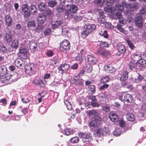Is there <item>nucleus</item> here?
Masks as SVG:
<instances>
[{
  "instance_id": "f257e3e1",
  "label": "nucleus",
  "mask_w": 146,
  "mask_h": 146,
  "mask_svg": "<svg viewBox=\"0 0 146 146\" xmlns=\"http://www.w3.org/2000/svg\"><path fill=\"white\" fill-rule=\"evenodd\" d=\"M47 16L43 14H39L36 17L38 25L35 29L36 32L39 33L44 28Z\"/></svg>"
},
{
  "instance_id": "f03ea898",
  "label": "nucleus",
  "mask_w": 146,
  "mask_h": 146,
  "mask_svg": "<svg viewBox=\"0 0 146 146\" xmlns=\"http://www.w3.org/2000/svg\"><path fill=\"white\" fill-rule=\"evenodd\" d=\"M96 26L94 24L85 25L84 26V29H85L83 30L81 36L84 39L86 38L89 34L96 29Z\"/></svg>"
},
{
  "instance_id": "7ed1b4c3",
  "label": "nucleus",
  "mask_w": 146,
  "mask_h": 146,
  "mask_svg": "<svg viewBox=\"0 0 146 146\" xmlns=\"http://www.w3.org/2000/svg\"><path fill=\"white\" fill-rule=\"evenodd\" d=\"M70 4V6H69L66 9L68 10V12H66V15L67 16V18L68 19H70L72 18L73 15L72 14L75 13L78 10L77 7L74 5H71Z\"/></svg>"
},
{
  "instance_id": "20e7f679",
  "label": "nucleus",
  "mask_w": 146,
  "mask_h": 146,
  "mask_svg": "<svg viewBox=\"0 0 146 146\" xmlns=\"http://www.w3.org/2000/svg\"><path fill=\"white\" fill-rule=\"evenodd\" d=\"M79 136L83 139V142H90L92 140V135L90 133L80 132L79 134Z\"/></svg>"
},
{
  "instance_id": "39448f33",
  "label": "nucleus",
  "mask_w": 146,
  "mask_h": 146,
  "mask_svg": "<svg viewBox=\"0 0 146 146\" xmlns=\"http://www.w3.org/2000/svg\"><path fill=\"white\" fill-rule=\"evenodd\" d=\"M36 66L33 63L29 64L26 65L25 67L26 73L30 76L33 74L36 71Z\"/></svg>"
},
{
  "instance_id": "423d86ee",
  "label": "nucleus",
  "mask_w": 146,
  "mask_h": 146,
  "mask_svg": "<svg viewBox=\"0 0 146 146\" xmlns=\"http://www.w3.org/2000/svg\"><path fill=\"white\" fill-rule=\"evenodd\" d=\"M122 3L123 5L125 6V8H127L128 10H130L131 12L137 9L138 8V5L136 3L127 4L124 0H123L122 1Z\"/></svg>"
},
{
  "instance_id": "0eeeda50",
  "label": "nucleus",
  "mask_w": 146,
  "mask_h": 146,
  "mask_svg": "<svg viewBox=\"0 0 146 146\" xmlns=\"http://www.w3.org/2000/svg\"><path fill=\"white\" fill-rule=\"evenodd\" d=\"M70 44L69 41L65 39L60 42V49L61 50L67 51L70 49Z\"/></svg>"
},
{
  "instance_id": "6e6552de",
  "label": "nucleus",
  "mask_w": 146,
  "mask_h": 146,
  "mask_svg": "<svg viewBox=\"0 0 146 146\" xmlns=\"http://www.w3.org/2000/svg\"><path fill=\"white\" fill-rule=\"evenodd\" d=\"M96 54L103 56L107 57L110 55L111 53L109 50H106L104 48L100 47L98 48Z\"/></svg>"
},
{
  "instance_id": "1a4fd4ad",
  "label": "nucleus",
  "mask_w": 146,
  "mask_h": 146,
  "mask_svg": "<svg viewBox=\"0 0 146 146\" xmlns=\"http://www.w3.org/2000/svg\"><path fill=\"white\" fill-rule=\"evenodd\" d=\"M127 68L130 71L135 72L137 69H138L137 66V63L136 61L134 62L133 60H131L127 64Z\"/></svg>"
},
{
  "instance_id": "9d476101",
  "label": "nucleus",
  "mask_w": 146,
  "mask_h": 146,
  "mask_svg": "<svg viewBox=\"0 0 146 146\" xmlns=\"http://www.w3.org/2000/svg\"><path fill=\"white\" fill-rule=\"evenodd\" d=\"M13 51L12 48L7 47L4 44H2L0 46V53L2 54H8L9 52Z\"/></svg>"
},
{
  "instance_id": "9b49d317",
  "label": "nucleus",
  "mask_w": 146,
  "mask_h": 146,
  "mask_svg": "<svg viewBox=\"0 0 146 146\" xmlns=\"http://www.w3.org/2000/svg\"><path fill=\"white\" fill-rule=\"evenodd\" d=\"M21 8L22 11L24 13V18H28L30 17V14L29 12V6L27 4H23Z\"/></svg>"
},
{
  "instance_id": "f8f14e48",
  "label": "nucleus",
  "mask_w": 146,
  "mask_h": 146,
  "mask_svg": "<svg viewBox=\"0 0 146 146\" xmlns=\"http://www.w3.org/2000/svg\"><path fill=\"white\" fill-rule=\"evenodd\" d=\"M143 18L141 15H137L135 18V23L136 26L139 28H141L143 27Z\"/></svg>"
},
{
  "instance_id": "ddd939ff",
  "label": "nucleus",
  "mask_w": 146,
  "mask_h": 146,
  "mask_svg": "<svg viewBox=\"0 0 146 146\" xmlns=\"http://www.w3.org/2000/svg\"><path fill=\"white\" fill-rule=\"evenodd\" d=\"M28 52V50L25 48L20 47L19 49L20 56L24 59H26L27 58Z\"/></svg>"
},
{
  "instance_id": "4468645a",
  "label": "nucleus",
  "mask_w": 146,
  "mask_h": 146,
  "mask_svg": "<svg viewBox=\"0 0 146 146\" xmlns=\"http://www.w3.org/2000/svg\"><path fill=\"white\" fill-rule=\"evenodd\" d=\"M14 32L12 31H9L8 33H6L4 37V38L7 43H9L12 41Z\"/></svg>"
},
{
  "instance_id": "2eb2a0df",
  "label": "nucleus",
  "mask_w": 146,
  "mask_h": 146,
  "mask_svg": "<svg viewBox=\"0 0 146 146\" xmlns=\"http://www.w3.org/2000/svg\"><path fill=\"white\" fill-rule=\"evenodd\" d=\"M137 65L138 69L142 70L146 66V61L141 58L137 62Z\"/></svg>"
},
{
  "instance_id": "dca6fc26",
  "label": "nucleus",
  "mask_w": 146,
  "mask_h": 146,
  "mask_svg": "<svg viewBox=\"0 0 146 146\" xmlns=\"http://www.w3.org/2000/svg\"><path fill=\"white\" fill-rule=\"evenodd\" d=\"M133 100L132 96L130 94H126L124 95L123 99L122 102L127 103L132 102Z\"/></svg>"
},
{
  "instance_id": "f3484780",
  "label": "nucleus",
  "mask_w": 146,
  "mask_h": 146,
  "mask_svg": "<svg viewBox=\"0 0 146 146\" xmlns=\"http://www.w3.org/2000/svg\"><path fill=\"white\" fill-rule=\"evenodd\" d=\"M63 23L62 21L60 19H58L51 22V24L52 28L55 29L58 28Z\"/></svg>"
},
{
  "instance_id": "a211bd4d",
  "label": "nucleus",
  "mask_w": 146,
  "mask_h": 146,
  "mask_svg": "<svg viewBox=\"0 0 146 146\" xmlns=\"http://www.w3.org/2000/svg\"><path fill=\"white\" fill-rule=\"evenodd\" d=\"M46 81L44 80L40 79H36L33 81V83L36 85H37L41 87H44L45 84L46 83Z\"/></svg>"
},
{
  "instance_id": "6ab92c4d",
  "label": "nucleus",
  "mask_w": 146,
  "mask_h": 146,
  "mask_svg": "<svg viewBox=\"0 0 146 146\" xmlns=\"http://www.w3.org/2000/svg\"><path fill=\"white\" fill-rule=\"evenodd\" d=\"M104 70L107 72L111 74L114 73L116 71V69L110 65L105 66Z\"/></svg>"
},
{
  "instance_id": "aec40b11",
  "label": "nucleus",
  "mask_w": 146,
  "mask_h": 146,
  "mask_svg": "<svg viewBox=\"0 0 146 146\" xmlns=\"http://www.w3.org/2000/svg\"><path fill=\"white\" fill-rule=\"evenodd\" d=\"M20 77L21 75L18 73L15 72L13 74H10L9 78L11 81H12V82H13L16 81Z\"/></svg>"
},
{
  "instance_id": "412c9836",
  "label": "nucleus",
  "mask_w": 146,
  "mask_h": 146,
  "mask_svg": "<svg viewBox=\"0 0 146 146\" xmlns=\"http://www.w3.org/2000/svg\"><path fill=\"white\" fill-rule=\"evenodd\" d=\"M5 21L7 26H11L12 25L13 21L9 15H7L5 16Z\"/></svg>"
},
{
  "instance_id": "4be33fe9",
  "label": "nucleus",
  "mask_w": 146,
  "mask_h": 146,
  "mask_svg": "<svg viewBox=\"0 0 146 146\" xmlns=\"http://www.w3.org/2000/svg\"><path fill=\"white\" fill-rule=\"evenodd\" d=\"M109 117L112 122H116L119 120L118 115L114 112H111L110 113Z\"/></svg>"
},
{
  "instance_id": "5701e85b",
  "label": "nucleus",
  "mask_w": 146,
  "mask_h": 146,
  "mask_svg": "<svg viewBox=\"0 0 146 146\" xmlns=\"http://www.w3.org/2000/svg\"><path fill=\"white\" fill-rule=\"evenodd\" d=\"M104 135L103 129L99 128L95 130L94 132V135L95 137H100Z\"/></svg>"
},
{
  "instance_id": "b1692460",
  "label": "nucleus",
  "mask_w": 146,
  "mask_h": 146,
  "mask_svg": "<svg viewBox=\"0 0 146 146\" xmlns=\"http://www.w3.org/2000/svg\"><path fill=\"white\" fill-rule=\"evenodd\" d=\"M37 9L35 5H31L29 7V13L30 14V17L31 14L34 15L35 13H37Z\"/></svg>"
},
{
  "instance_id": "393cba45",
  "label": "nucleus",
  "mask_w": 146,
  "mask_h": 146,
  "mask_svg": "<svg viewBox=\"0 0 146 146\" xmlns=\"http://www.w3.org/2000/svg\"><path fill=\"white\" fill-rule=\"evenodd\" d=\"M29 46L30 49L35 50L37 46V41L35 40H32L29 43Z\"/></svg>"
},
{
  "instance_id": "a878e982",
  "label": "nucleus",
  "mask_w": 146,
  "mask_h": 146,
  "mask_svg": "<svg viewBox=\"0 0 146 146\" xmlns=\"http://www.w3.org/2000/svg\"><path fill=\"white\" fill-rule=\"evenodd\" d=\"M117 49L119 52L124 54L126 52V47L125 45L122 44H120L117 46Z\"/></svg>"
},
{
  "instance_id": "bb28decb",
  "label": "nucleus",
  "mask_w": 146,
  "mask_h": 146,
  "mask_svg": "<svg viewBox=\"0 0 146 146\" xmlns=\"http://www.w3.org/2000/svg\"><path fill=\"white\" fill-rule=\"evenodd\" d=\"M122 1H121V5L120 3H117L115 5L114 9L115 10L118 11L119 12H122L123 11V8L125 6L123 5L122 3Z\"/></svg>"
},
{
  "instance_id": "cd10ccee",
  "label": "nucleus",
  "mask_w": 146,
  "mask_h": 146,
  "mask_svg": "<svg viewBox=\"0 0 146 146\" xmlns=\"http://www.w3.org/2000/svg\"><path fill=\"white\" fill-rule=\"evenodd\" d=\"M1 78V81L2 83H5V84H10L11 83L9 82V81H11L9 77L8 76L6 77L5 75L0 76Z\"/></svg>"
},
{
  "instance_id": "c85d7f7f",
  "label": "nucleus",
  "mask_w": 146,
  "mask_h": 146,
  "mask_svg": "<svg viewBox=\"0 0 146 146\" xmlns=\"http://www.w3.org/2000/svg\"><path fill=\"white\" fill-rule=\"evenodd\" d=\"M141 54L139 53H134L132 56V58L131 60H133L134 62L136 61V62L137 63V62L141 58Z\"/></svg>"
},
{
  "instance_id": "c756f323",
  "label": "nucleus",
  "mask_w": 146,
  "mask_h": 146,
  "mask_svg": "<svg viewBox=\"0 0 146 146\" xmlns=\"http://www.w3.org/2000/svg\"><path fill=\"white\" fill-rule=\"evenodd\" d=\"M72 0H60V3L61 5L65 7L68 8L70 4H71Z\"/></svg>"
},
{
  "instance_id": "7c9ffc66",
  "label": "nucleus",
  "mask_w": 146,
  "mask_h": 146,
  "mask_svg": "<svg viewBox=\"0 0 146 146\" xmlns=\"http://www.w3.org/2000/svg\"><path fill=\"white\" fill-rule=\"evenodd\" d=\"M7 72V68L5 66L3 65L0 67V76L5 75Z\"/></svg>"
},
{
  "instance_id": "2f4dec72",
  "label": "nucleus",
  "mask_w": 146,
  "mask_h": 146,
  "mask_svg": "<svg viewBox=\"0 0 146 146\" xmlns=\"http://www.w3.org/2000/svg\"><path fill=\"white\" fill-rule=\"evenodd\" d=\"M128 72L127 71L123 72L121 74L120 77V81L126 80L128 78Z\"/></svg>"
},
{
  "instance_id": "473e14b6",
  "label": "nucleus",
  "mask_w": 146,
  "mask_h": 146,
  "mask_svg": "<svg viewBox=\"0 0 146 146\" xmlns=\"http://www.w3.org/2000/svg\"><path fill=\"white\" fill-rule=\"evenodd\" d=\"M11 45V47H9V48H12L13 51L14 50H14L15 51L18 48L19 46L18 40L17 39H15L13 40Z\"/></svg>"
},
{
  "instance_id": "72a5a7b5",
  "label": "nucleus",
  "mask_w": 146,
  "mask_h": 146,
  "mask_svg": "<svg viewBox=\"0 0 146 146\" xmlns=\"http://www.w3.org/2000/svg\"><path fill=\"white\" fill-rule=\"evenodd\" d=\"M121 13H119V24L121 25L122 26H124L126 23V20L124 17H121Z\"/></svg>"
},
{
  "instance_id": "f704fd0d",
  "label": "nucleus",
  "mask_w": 146,
  "mask_h": 146,
  "mask_svg": "<svg viewBox=\"0 0 146 146\" xmlns=\"http://www.w3.org/2000/svg\"><path fill=\"white\" fill-rule=\"evenodd\" d=\"M36 23L35 21L33 20L28 21L27 23V27L29 28H35L36 27Z\"/></svg>"
},
{
  "instance_id": "c9c22d12",
  "label": "nucleus",
  "mask_w": 146,
  "mask_h": 146,
  "mask_svg": "<svg viewBox=\"0 0 146 146\" xmlns=\"http://www.w3.org/2000/svg\"><path fill=\"white\" fill-rule=\"evenodd\" d=\"M88 89L89 92L91 94L94 93L96 91L95 86L94 85L89 86L88 87Z\"/></svg>"
},
{
  "instance_id": "e433bc0d",
  "label": "nucleus",
  "mask_w": 146,
  "mask_h": 146,
  "mask_svg": "<svg viewBox=\"0 0 146 146\" xmlns=\"http://www.w3.org/2000/svg\"><path fill=\"white\" fill-rule=\"evenodd\" d=\"M127 119L130 121H133L135 119L134 115L132 113L127 114L126 115Z\"/></svg>"
},
{
  "instance_id": "4c0bfd02",
  "label": "nucleus",
  "mask_w": 146,
  "mask_h": 146,
  "mask_svg": "<svg viewBox=\"0 0 146 146\" xmlns=\"http://www.w3.org/2000/svg\"><path fill=\"white\" fill-rule=\"evenodd\" d=\"M46 7L45 4L43 3H39L38 5V10L41 11H44Z\"/></svg>"
},
{
  "instance_id": "58836bf2",
  "label": "nucleus",
  "mask_w": 146,
  "mask_h": 146,
  "mask_svg": "<svg viewBox=\"0 0 146 146\" xmlns=\"http://www.w3.org/2000/svg\"><path fill=\"white\" fill-rule=\"evenodd\" d=\"M122 132V130L121 129L119 128H117L113 131V134L114 136H118L121 134Z\"/></svg>"
},
{
  "instance_id": "ea45409f",
  "label": "nucleus",
  "mask_w": 146,
  "mask_h": 146,
  "mask_svg": "<svg viewBox=\"0 0 146 146\" xmlns=\"http://www.w3.org/2000/svg\"><path fill=\"white\" fill-rule=\"evenodd\" d=\"M73 129L69 128H66L64 131V133L65 135H68L73 133Z\"/></svg>"
},
{
  "instance_id": "a19ab883",
  "label": "nucleus",
  "mask_w": 146,
  "mask_h": 146,
  "mask_svg": "<svg viewBox=\"0 0 146 146\" xmlns=\"http://www.w3.org/2000/svg\"><path fill=\"white\" fill-rule=\"evenodd\" d=\"M57 3V2L56 0H50L48 2V6L51 7L53 8L56 5Z\"/></svg>"
},
{
  "instance_id": "79ce46f5",
  "label": "nucleus",
  "mask_w": 146,
  "mask_h": 146,
  "mask_svg": "<svg viewBox=\"0 0 146 146\" xmlns=\"http://www.w3.org/2000/svg\"><path fill=\"white\" fill-rule=\"evenodd\" d=\"M21 115H18L14 114L11 117V119L14 121H19L21 118Z\"/></svg>"
},
{
  "instance_id": "37998d69",
  "label": "nucleus",
  "mask_w": 146,
  "mask_h": 146,
  "mask_svg": "<svg viewBox=\"0 0 146 146\" xmlns=\"http://www.w3.org/2000/svg\"><path fill=\"white\" fill-rule=\"evenodd\" d=\"M98 122L96 120H92L89 123V126L92 128L96 127L97 126Z\"/></svg>"
},
{
  "instance_id": "c03bdc74",
  "label": "nucleus",
  "mask_w": 146,
  "mask_h": 146,
  "mask_svg": "<svg viewBox=\"0 0 146 146\" xmlns=\"http://www.w3.org/2000/svg\"><path fill=\"white\" fill-rule=\"evenodd\" d=\"M105 0H96L94 3L96 6H100L104 4Z\"/></svg>"
},
{
  "instance_id": "a18cd8bd",
  "label": "nucleus",
  "mask_w": 146,
  "mask_h": 146,
  "mask_svg": "<svg viewBox=\"0 0 146 146\" xmlns=\"http://www.w3.org/2000/svg\"><path fill=\"white\" fill-rule=\"evenodd\" d=\"M99 33L101 36L103 37L104 38H108L109 35L106 30H105L103 32L101 31Z\"/></svg>"
},
{
  "instance_id": "49530a36",
  "label": "nucleus",
  "mask_w": 146,
  "mask_h": 146,
  "mask_svg": "<svg viewBox=\"0 0 146 146\" xmlns=\"http://www.w3.org/2000/svg\"><path fill=\"white\" fill-rule=\"evenodd\" d=\"M64 103L66 106L68 110H70L72 109V107L71 103L68 100H65Z\"/></svg>"
},
{
  "instance_id": "de8ad7c7",
  "label": "nucleus",
  "mask_w": 146,
  "mask_h": 146,
  "mask_svg": "<svg viewBox=\"0 0 146 146\" xmlns=\"http://www.w3.org/2000/svg\"><path fill=\"white\" fill-rule=\"evenodd\" d=\"M67 7H65L63 6L61 7L60 6L57 7L56 10L59 13L63 12L64 11L65 9H66Z\"/></svg>"
},
{
  "instance_id": "09e8293b",
  "label": "nucleus",
  "mask_w": 146,
  "mask_h": 146,
  "mask_svg": "<svg viewBox=\"0 0 146 146\" xmlns=\"http://www.w3.org/2000/svg\"><path fill=\"white\" fill-rule=\"evenodd\" d=\"M79 138L76 136L72 138L70 141V142L73 143H78L79 141Z\"/></svg>"
},
{
  "instance_id": "8fccbe9b",
  "label": "nucleus",
  "mask_w": 146,
  "mask_h": 146,
  "mask_svg": "<svg viewBox=\"0 0 146 146\" xmlns=\"http://www.w3.org/2000/svg\"><path fill=\"white\" fill-rule=\"evenodd\" d=\"M109 78L108 76H107L103 77L100 80V82L102 83H106L108 82Z\"/></svg>"
},
{
  "instance_id": "3c124183",
  "label": "nucleus",
  "mask_w": 146,
  "mask_h": 146,
  "mask_svg": "<svg viewBox=\"0 0 146 146\" xmlns=\"http://www.w3.org/2000/svg\"><path fill=\"white\" fill-rule=\"evenodd\" d=\"M15 63L17 66L20 67L23 64V61L20 59H18L16 60Z\"/></svg>"
},
{
  "instance_id": "603ef678",
  "label": "nucleus",
  "mask_w": 146,
  "mask_h": 146,
  "mask_svg": "<svg viewBox=\"0 0 146 146\" xmlns=\"http://www.w3.org/2000/svg\"><path fill=\"white\" fill-rule=\"evenodd\" d=\"M115 0H107L106 2V5L108 6H111L116 3Z\"/></svg>"
},
{
  "instance_id": "864d4df0",
  "label": "nucleus",
  "mask_w": 146,
  "mask_h": 146,
  "mask_svg": "<svg viewBox=\"0 0 146 146\" xmlns=\"http://www.w3.org/2000/svg\"><path fill=\"white\" fill-rule=\"evenodd\" d=\"M105 25L106 28L112 29L113 30L116 28V27L112 25L111 23L108 22L106 23Z\"/></svg>"
},
{
  "instance_id": "5fc2aeb1",
  "label": "nucleus",
  "mask_w": 146,
  "mask_h": 146,
  "mask_svg": "<svg viewBox=\"0 0 146 146\" xmlns=\"http://www.w3.org/2000/svg\"><path fill=\"white\" fill-rule=\"evenodd\" d=\"M105 17L101 16L98 19V22L101 24H104L106 22Z\"/></svg>"
},
{
  "instance_id": "6e6d98bb",
  "label": "nucleus",
  "mask_w": 146,
  "mask_h": 146,
  "mask_svg": "<svg viewBox=\"0 0 146 146\" xmlns=\"http://www.w3.org/2000/svg\"><path fill=\"white\" fill-rule=\"evenodd\" d=\"M88 114L90 116L93 115L95 116L96 115H98V113L96 110H92L89 111Z\"/></svg>"
},
{
  "instance_id": "4d7b16f0",
  "label": "nucleus",
  "mask_w": 146,
  "mask_h": 146,
  "mask_svg": "<svg viewBox=\"0 0 146 146\" xmlns=\"http://www.w3.org/2000/svg\"><path fill=\"white\" fill-rule=\"evenodd\" d=\"M100 87L99 89L101 90H104L106 89H107L109 86V85L108 84L104 83Z\"/></svg>"
},
{
  "instance_id": "13d9d810",
  "label": "nucleus",
  "mask_w": 146,
  "mask_h": 146,
  "mask_svg": "<svg viewBox=\"0 0 146 146\" xmlns=\"http://www.w3.org/2000/svg\"><path fill=\"white\" fill-rule=\"evenodd\" d=\"M87 58L88 62H90L91 63L95 62V58L93 56L90 55H88L87 56Z\"/></svg>"
},
{
  "instance_id": "bf43d9fd",
  "label": "nucleus",
  "mask_w": 146,
  "mask_h": 146,
  "mask_svg": "<svg viewBox=\"0 0 146 146\" xmlns=\"http://www.w3.org/2000/svg\"><path fill=\"white\" fill-rule=\"evenodd\" d=\"M76 21H81L82 18V17L80 15H76L75 16H73L72 18Z\"/></svg>"
},
{
  "instance_id": "052dcab7",
  "label": "nucleus",
  "mask_w": 146,
  "mask_h": 146,
  "mask_svg": "<svg viewBox=\"0 0 146 146\" xmlns=\"http://www.w3.org/2000/svg\"><path fill=\"white\" fill-rule=\"evenodd\" d=\"M62 65L64 69V72H66L70 67V65L67 63H64Z\"/></svg>"
},
{
  "instance_id": "680f3d73",
  "label": "nucleus",
  "mask_w": 146,
  "mask_h": 146,
  "mask_svg": "<svg viewBox=\"0 0 146 146\" xmlns=\"http://www.w3.org/2000/svg\"><path fill=\"white\" fill-rule=\"evenodd\" d=\"M58 57L56 56L51 58L50 60L51 61L54 62V64H56L58 62Z\"/></svg>"
},
{
  "instance_id": "e2e57ef3",
  "label": "nucleus",
  "mask_w": 146,
  "mask_h": 146,
  "mask_svg": "<svg viewBox=\"0 0 146 146\" xmlns=\"http://www.w3.org/2000/svg\"><path fill=\"white\" fill-rule=\"evenodd\" d=\"M122 26L121 25L118 24L116 26V27L117 28V29H118L120 32L122 33H124L125 32V30L121 27V26Z\"/></svg>"
},
{
  "instance_id": "0e129e2a",
  "label": "nucleus",
  "mask_w": 146,
  "mask_h": 146,
  "mask_svg": "<svg viewBox=\"0 0 146 146\" xmlns=\"http://www.w3.org/2000/svg\"><path fill=\"white\" fill-rule=\"evenodd\" d=\"M140 13L141 15L146 13V6H143L141 8L140 10Z\"/></svg>"
},
{
  "instance_id": "69168bd1",
  "label": "nucleus",
  "mask_w": 146,
  "mask_h": 146,
  "mask_svg": "<svg viewBox=\"0 0 146 146\" xmlns=\"http://www.w3.org/2000/svg\"><path fill=\"white\" fill-rule=\"evenodd\" d=\"M104 135H106L110 134V130L108 127H104L103 129Z\"/></svg>"
},
{
  "instance_id": "338daca9",
  "label": "nucleus",
  "mask_w": 146,
  "mask_h": 146,
  "mask_svg": "<svg viewBox=\"0 0 146 146\" xmlns=\"http://www.w3.org/2000/svg\"><path fill=\"white\" fill-rule=\"evenodd\" d=\"M127 43L129 47L131 49H134L135 48L133 44L129 40H127Z\"/></svg>"
},
{
  "instance_id": "774afa93",
  "label": "nucleus",
  "mask_w": 146,
  "mask_h": 146,
  "mask_svg": "<svg viewBox=\"0 0 146 146\" xmlns=\"http://www.w3.org/2000/svg\"><path fill=\"white\" fill-rule=\"evenodd\" d=\"M51 30L50 28H48L44 32V34L45 36H48L51 33Z\"/></svg>"
}]
</instances>
